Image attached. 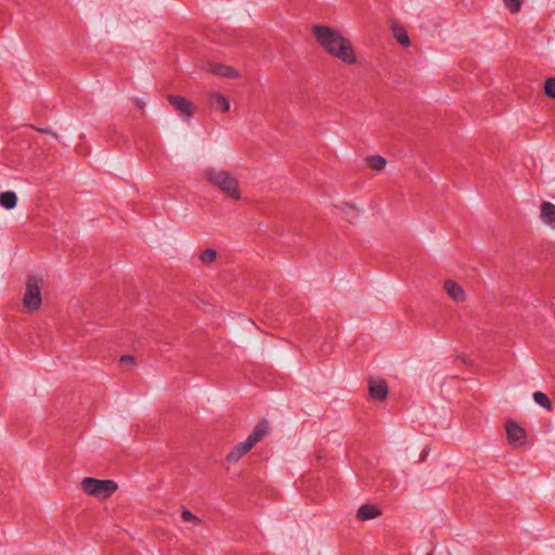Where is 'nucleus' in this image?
I'll return each instance as SVG.
<instances>
[{
	"label": "nucleus",
	"mask_w": 555,
	"mask_h": 555,
	"mask_svg": "<svg viewBox=\"0 0 555 555\" xmlns=\"http://www.w3.org/2000/svg\"><path fill=\"white\" fill-rule=\"evenodd\" d=\"M43 285V280L37 275H30L26 280L25 284V293L23 297V306L29 311H37L41 307L42 298H41V287Z\"/></svg>",
	"instance_id": "20e7f679"
},
{
	"label": "nucleus",
	"mask_w": 555,
	"mask_h": 555,
	"mask_svg": "<svg viewBox=\"0 0 555 555\" xmlns=\"http://www.w3.org/2000/svg\"><path fill=\"white\" fill-rule=\"evenodd\" d=\"M313 34L326 52L347 64H354L357 55L350 41L328 26L314 25Z\"/></svg>",
	"instance_id": "f257e3e1"
},
{
	"label": "nucleus",
	"mask_w": 555,
	"mask_h": 555,
	"mask_svg": "<svg viewBox=\"0 0 555 555\" xmlns=\"http://www.w3.org/2000/svg\"><path fill=\"white\" fill-rule=\"evenodd\" d=\"M81 486L86 493L102 500L109 498L118 488L114 480H100L91 477H86Z\"/></svg>",
	"instance_id": "39448f33"
},
{
	"label": "nucleus",
	"mask_w": 555,
	"mask_h": 555,
	"mask_svg": "<svg viewBox=\"0 0 555 555\" xmlns=\"http://www.w3.org/2000/svg\"><path fill=\"white\" fill-rule=\"evenodd\" d=\"M507 441L513 447H521L526 444V430L515 421L509 420L505 424Z\"/></svg>",
	"instance_id": "423d86ee"
},
{
	"label": "nucleus",
	"mask_w": 555,
	"mask_h": 555,
	"mask_svg": "<svg viewBox=\"0 0 555 555\" xmlns=\"http://www.w3.org/2000/svg\"><path fill=\"white\" fill-rule=\"evenodd\" d=\"M0 205L10 210L16 207L17 196L13 191H5L0 193Z\"/></svg>",
	"instance_id": "2eb2a0df"
},
{
	"label": "nucleus",
	"mask_w": 555,
	"mask_h": 555,
	"mask_svg": "<svg viewBox=\"0 0 555 555\" xmlns=\"http://www.w3.org/2000/svg\"><path fill=\"white\" fill-rule=\"evenodd\" d=\"M203 177L210 184L220 189L224 194L233 199H240V188L237 179L229 171L217 170L215 168L206 169Z\"/></svg>",
	"instance_id": "f03ea898"
},
{
	"label": "nucleus",
	"mask_w": 555,
	"mask_h": 555,
	"mask_svg": "<svg viewBox=\"0 0 555 555\" xmlns=\"http://www.w3.org/2000/svg\"><path fill=\"white\" fill-rule=\"evenodd\" d=\"M217 250L212 248H207L203 250L199 255V259L204 264H209L217 259Z\"/></svg>",
	"instance_id": "a211bd4d"
},
{
	"label": "nucleus",
	"mask_w": 555,
	"mask_h": 555,
	"mask_svg": "<svg viewBox=\"0 0 555 555\" xmlns=\"http://www.w3.org/2000/svg\"><path fill=\"white\" fill-rule=\"evenodd\" d=\"M168 102L183 115L188 120L193 116L195 106L192 102L180 95L170 94L167 96Z\"/></svg>",
	"instance_id": "0eeeda50"
},
{
	"label": "nucleus",
	"mask_w": 555,
	"mask_h": 555,
	"mask_svg": "<svg viewBox=\"0 0 555 555\" xmlns=\"http://www.w3.org/2000/svg\"><path fill=\"white\" fill-rule=\"evenodd\" d=\"M443 288L453 300L463 301L465 299V293L456 282L448 280L444 282Z\"/></svg>",
	"instance_id": "9b49d317"
},
{
	"label": "nucleus",
	"mask_w": 555,
	"mask_h": 555,
	"mask_svg": "<svg viewBox=\"0 0 555 555\" xmlns=\"http://www.w3.org/2000/svg\"><path fill=\"white\" fill-rule=\"evenodd\" d=\"M382 511L374 504H363L357 512V518L362 521H367L378 517Z\"/></svg>",
	"instance_id": "1a4fd4ad"
},
{
	"label": "nucleus",
	"mask_w": 555,
	"mask_h": 555,
	"mask_svg": "<svg viewBox=\"0 0 555 555\" xmlns=\"http://www.w3.org/2000/svg\"><path fill=\"white\" fill-rule=\"evenodd\" d=\"M533 400L540 406L545 408L548 411L552 410V401L546 396V393L542 391H535L533 392Z\"/></svg>",
	"instance_id": "f3484780"
},
{
	"label": "nucleus",
	"mask_w": 555,
	"mask_h": 555,
	"mask_svg": "<svg viewBox=\"0 0 555 555\" xmlns=\"http://www.w3.org/2000/svg\"><path fill=\"white\" fill-rule=\"evenodd\" d=\"M120 362L121 363H130V364H134V358L132 356H129V354H125L120 358Z\"/></svg>",
	"instance_id": "4be33fe9"
},
{
	"label": "nucleus",
	"mask_w": 555,
	"mask_h": 555,
	"mask_svg": "<svg viewBox=\"0 0 555 555\" xmlns=\"http://www.w3.org/2000/svg\"><path fill=\"white\" fill-rule=\"evenodd\" d=\"M391 30H392L393 37L401 46H403V47L410 46L411 42H410L409 35L406 33V29L402 25H400L398 23H393L391 26Z\"/></svg>",
	"instance_id": "4468645a"
},
{
	"label": "nucleus",
	"mask_w": 555,
	"mask_h": 555,
	"mask_svg": "<svg viewBox=\"0 0 555 555\" xmlns=\"http://www.w3.org/2000/svg\"><path fill=\"white\" fill-rule=\"evenodd\" d=\"M541 219L543 223L547 224L552 229H555V205L550 202H543L541 204Z\"/></svg>",
	"instance_id": "9d476101"
},
{
	"label": "nucleus",
	"mask_w": 555,
	"mask_h": 555,
	"mask_svg": "<svg viewBox=\"0 0 555 555\" xmlns=\"http://www.w3.org/2000/svg\"><path fill=\"white\" fill-rule=\"evenodd\" d=\"M369 395L375 401H384L388 395V385L384 379H371Z\"/></svg>",
	"instance_id": "6e6552de"
},
{
	"label": "nucleus",
	"mask_w": 555,
	"mask_h": 555,
	"mask_svg": "<svg viewBox=\"0 0 555 555\" xmlns=\"http://www.w3.org/2000/svg\"><path fill=\"white\" fill-rule=\"evenodd\" d=\"M37 131L42 132V133H49V134L53 135L54 138H56V137H57V135H56V133H54V132H53L52 130H50V129L37 128Z\"/></svg>",
	"instance_id": "5701e85b"
},
{
	"label": "nucleus",
	"mask_w": 555,
	"mask_h": 555,
	"mask_svg": "<svg viewBox=\"0 0 555 555\" xmlns=\"http://www.w3.org/2000/svg\"><path fill=\"white\" fill-rule=\"evenodd\" d=\"M365 162L369 167H371L372 169H375L377 171L383 170L387 164L385 157L379 156V155L369 156V157H366Z\"/></svg>",
	"instance_id": "dca6fc26"
},
{
	"label": "nucleus",
	"mask_w": 555,
	"mask_h": 555,
	"mask_svg": "<svg viewBox=\"0 0 555 555\" xmlns=\"http://www.w3.org/2000/svg\"><path fill=\"white\" fill-rule=\"evenodd\" d=\"M209 103L214 108L219 109L222 113H227L230 109L229 100L219 92H212L209 94Z\"/></svg>",
	"instance_id": "f8f14e48"
},
{
	"label": "nucleus",
	"mask_w": 555,
	"mask_h": 555,
	"mask_svg": "<svg viewBox=\"0 0 555 555\" xmlns=\"http://www.w3.org/2000/svg\"><path fill=\"white\" fill-rule=\"evenodd\" d=\"M181 518L185 522H193V524H196V525L201 522V519L197 516H195L191 511H189L186 508L182 509Z\"/></svg>",
	"instance_id": "aec40b11"
},
{
	"label": "nucleus",
	"mask_w": 555,
	"mask_h": 555,
	"mask_svg": "<svg viewBox=\"0 0 555 555\" xmlns=\"http://www.w3.org/2000/svg\"><path fill=\"white\" fill-rule=\"evenodd\" d=\"M544 92L548 98L555 99V77H550L545 80Z\"/></svg>",
	"instance_id": "6ab92c4d"
},
{
	"label": "nucleus",
	"mask_w": 555,
	"mask_h": 555,
	"mask_svg": "<svg viewBox=\"0 0 555 555\" xmlns=\"http://www.w3.org/2000/svg\"><path fill=\"white\" fill-rule=\"evenodd\" d=\"M134 102H135V105L138 106V108L143 109L144 103L141 100L135 99Z\"/></svg>",
	"instance_id": "b1692460"
},
{
	"label": "nucleus",
	"mask_w": 555,
	"mask_h": 555,
	"mask_svg": "<svg viewBox=\"0 0 555 555\" xmlns=\"http://www.w3.org/2000/svg\"><path fill=\"white\" fill-rule=\"evenodd\" d=\"M268 433L267 422H259L243 442L237 443L227 455L225 460L229 463L238 462L245 454H247Z\"/></svg>",
	"instance_id": "7ed1b4c3"
},
{
	"label": "nucleus",
	"mask_w": 555,
	"mask_h": 555,
	"mask_svg": "<svg viewBox=\"0 0 555 555\" xmlns=\"http://www.w3.org/2000/svg\"><path fill=\"white\" fill-rule=\"evenodd\" d=\"M209 72L214 75L228 77V78H237L238 73L233 67L222 65V64H210L209 65Z\"/></svg>",
	"instance_id": "ddd939ff"
},
{
	"label": "nucleus",
	"mask_w": 555,
	"mask_h": 555,
	"mask_svg": "<svg viewBox=\"0 0 555 555\" xmlns=\"http://www.w3.org/2000/svg\"><path fill=\"white\" fill-rule=\"evenodd\" d=\"M427 555H433V554H430V553H429V554H427Z\"/></svg>",
	"instance_id": "393cba45"
},
{
	"label": "nucleus",
	"mask_w": 555,
	"mask_h": 555,
	"mask_svg": "<svg viewBox=\"0 0 555 555\" xmlns=\"http://www.w3.org/2000/svg\"><path fill=\"white\" fill-rule=\"evenodd\" d=\"M506 8L511 13L519 12L521 8V0H503Z\"/></svg>",
	"instance_id": "412c9836"
}]
</instances>
